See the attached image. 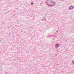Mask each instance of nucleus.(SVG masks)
Returning a JSON list of instances; mask_svg holds the SVG:
<instances>
[{
	"instance_id": "obj_1",
	"label": "nucleus",
	"mask_w": 74,
	"mask_h": 74,
	"mask_svg": "<svg viewBox=\"0 0 74 74\" xmlns=\"http://www.w3.org/2000/svg\"><path fill=\"white\" fill-rule=\"evenodd\" d=\"M56 47L57 48H58V47H59V44H56Z\"/></svg>"
},
{
	"instance_id": "obj_2",
	"label": "nucleus",
	"mask_w": 74,
	"mask_h": 74,
	"mask_svg": "<svg viewBox=\"0 0 74 74\" xmlns=\"http://www.w3.org/2000/svg\"><path fill=\"white\" fill-rule=\"evenodd\" d=\"M69 9H73V8L72 6H70L69 7Z\"/></svg>"
},
{
	"instance_id": "obj_3",
	"label": "nucleus",
	"mask_w": 74,
	"mask_h": 74,
	"mask_svg": "<svg viewBox=\"0 0 74 74\" xmlns=\"http://www.w3.org/2000/svg\"><path fill=\"white\" fill-rule=\"evenodd\" d=\"M31 5H33V4H33V2H32L31 3Z\"/></svg>"
},
{
	"instance_id": "obj_4",
	"label": "nucleus",
	"mask_w": 74,
	"mask_h": 74,
	"mask_svg": "<svg viewBox=\"0 0 74 74\" xmlns=\"http://www.w3.org/2000/svg\"><path fill=\"white\" fill-rule=\"evenodd\" d=\"M59 32V31L58 30H57V33H58V32Z\"/></svg>"
}]
</instances>
